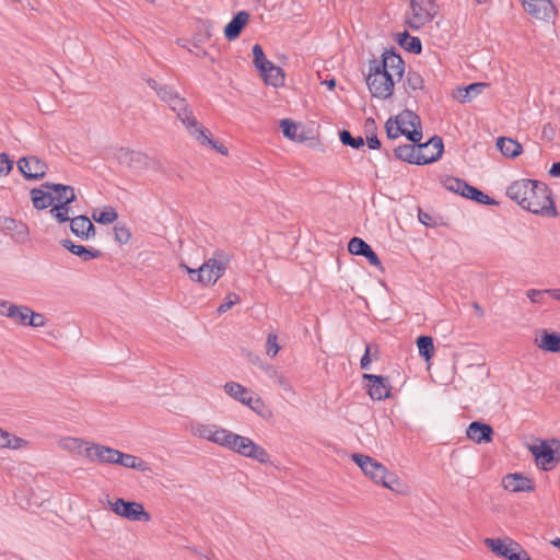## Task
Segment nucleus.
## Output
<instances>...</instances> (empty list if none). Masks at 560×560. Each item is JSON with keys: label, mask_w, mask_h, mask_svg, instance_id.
Masks as SVG:
<instances>
[{"label": "nucleus", "mask_w": 560, "mask_h": 560, "mask_svg": "<svg viewBox=\"0 0 560 560\" xmlns=\"http://www.w3.org/2000/svg\"><path fill=\"white\" fill-rule=\"evenodd\" d=\"M506 196L523 209L549 218L558 215L557 208L547 184L536 179H518L506 189Z\"/></svg>", "instance_id": "nucleus-1"}, {"label": "nucleus", "mask_w": 560, "mask_h": 560, "mask_svg": "<svg viewBox=\"0 0 560 560\" xmlns=\"http://www.w3.org/2000/svg\"><path fill=\"white\" fill-rule=\"evenodd\" d=\"M418 150L412 144H402L394 149L396 159L409 164L425 165L441 159L444 144L440 136H433L425 143H418Z\"/></svg>", "instance_id": "nucleus-2"}, {"label": "nucleus", "mask_w": 560, "mask_h": 560, "mask_svg": "<svg viewBox=\"0 0 560 560\" xmlns=\"http://www.w3.org/2000/svg\"><path fill=\"white\" fill-rule=\"evenodd\" d=\"M385 132L389 140L405 136L411 143L418 144L423 137L421 118L413 110L404 109L400 114L387 119Z\"/></svg>", "instance_id": "nucleus-3"}, {"label": "nucleus", "mask_w": 560, "mask_h": 560, "mask_svg": "<svg viewBox=\"0 0 560 560\" xmlns=\"http://www.w3.org/2000/svg\"><path fill=\"white\" fill-rule=\"evenodd\" d=\"M351 459L361 468L363 474L375 483L396 490L395 485H399L395 474L389 472L387 468L373 457L360 453H353Z\"/></svg>", "instance_id": "nucleus-4"}, {"label": "nucleus", "mask_w": 560, "mask_h": 560, "mask_svg": "<svg viewBox=\"0 0 560 560\" xmlns=\"http://www.w3.org/2000/svg\"><path fill=\"white\" fill-rule=\"evenodd\" d=\"M538 468L545 471L553 469L560 463V440L541 441L529 447Z\"/></svg>", "instance_id": "nucleus-5"}, {"label": "nucleus", "mask_w": 560, "mask_h": 560, "mask_svg": "<svg viewBox=\"0 0 560 560\" xmlns=\"http://www.w3.org/2000/svg\"><path fill=\"white\" fill-rule=\"evenodd\" d=\"M444 187L462 197L472 200L479 205L493 206L498 205L493 198L481 191L475 186L469 185L466 180L457 177H447L443 182Z\"/></svg>", "instance_id": "nucleus-6"}, {"label": "nucleus", "mask_w": 560, "mask_h": 560, "mask_svg": "<svg viewBox=\"0 0 560 560\" xmlns=\"http://www.w3.org/2000/svg\"><path fill=\"white\" fill-rule=\"evenodd\" d=\"M483 544L493 552L497 557L506 560H522L526 555V550L521 544L513 540L510 537L505 538H485Z\"/></svg>", "instance_id": "nucleus-7"}, {"label": "nucleus", "mask_w": 560, "mask_h": 560, "mask_svg": "<svg viewBox=\"0 0 560 560\" xmlns=\"http://www.w3.org/2000/svg\"><path fill=\"white\" fill-rule=\"evenodd\" d=\"M230 262V257L222 249H217L213 253V257L206 260L201 268H205V272H202V281L199 283L209 287L213 285L226 271Z\"/></svg>", "instance_id": "nucleus-8"}, {"label": "nucleus", "mask_w": 560, "mask_h": 560, "mask_svg": "<svg viewBox=\"0 0 560 560\" xmlns=\"http://www.w3.org/2000/svg\"><path fill=\"white\" fill-rule=\"evenodd\" d=\"M230 451H233L242 456L249 457L260 464H267L270 459L268 452L260 445L256 444L247 436L234 433Z\"/></svg>", "instance_id": "nucleus-9"}, {"label": "nucleus", "mask_w": 560, "mask_h": 560, "mask_svg": "<svg viewBox=\"0 0 560 560\" xmlns=\"http://www.w3.org/2000/svg\"><path fill=\"white\" fill-rule=\"evenodd\" d=\"M370 63L372 75L380 74L383 71L389 72V70H392L399 79L404 77L405 61L394 47L385 49L382 54L381 60L373 58L370 60Z\"/></svg>", "instance_id": "nucleus-10"}, {"label": "nucleus", "mask_w": 560, "mask_h": 560, "mask_svg": "<svg viewBox=\"0 0 560 560\" xmlns=\"http://www.w3.org/2000/svg\"><path fill=\"white\" fill-rule=\"evenodd\" d=\"M365 82L370 93L373 97L380 100L389 98L395 89V82L390 72H382L380 74H373L371 72V63L369 62V73L365 77Z\"/></svg>", "instance_id": "nucleus-11"}, {"label": "nucleus", "mask_w": 560, "mask_h": 560, "mask_svg": "<svg viewBox=\"0 0 560 560\" xmlns=\"http://www.w3.org/2000/svg\"><path fill=\"white\" fill-rule=\"evenodd\" d=\"M113 512L129 521L149 522L151 515L144 510L143 505L136 501H126L121 498L115 502H108Z\"/></svg>", "instance_id": "nucleus-12"}, {"label": "nucleus", "mask_w": 560, "mask_h": 560, "mask_svg": "<svg viewBox=\"0 0 560 560\" xmlns=\"http://www.w3.org/2000/svg\"><path fill=\"white\" fill-rule=\"evenodd\" d=\"M116 159L120 165L137 173L147 170L150 164V158L145 153L128 148H119L116 152Z\"/></svg>", "instance_id": "nucleus-13"}, {"label": "nucleus", "mask_w": 560, "mask_h": 560, "mask_svg": "<svg viewBox=\"0 0 560 560\" xmlns=\"http://www.w3.org/2000/svg\"><path fill=\"white\" fill-rule=\"evenodd\" d=\"M363 381H366V392L371 399L383 400L390 397V383L388 376L364 373Z\"/></svg>", "instance_id": "nucleus-14"}, {"label": "nucleus", "mask_w": 560, "mask_h": 560, "mask_svg": "<svg viewBox=\"0 0 560 560\" xmlns=\"http://www.w3.org/2000/svg\"><path fill=\"white\" fill-rule=\"evenodd\" d=\"M18 168L25 179L36 180L45 177L48 166L37 156L30 155L19 159Z\"/></svg>", "instance_id": "nucleus-15"}, {"label": "nucleus", "mask_w": 560, "mask_h": 560, "mask_svg": "<svg viewBox=\"0 0 560 560\" xmlns=\"http://www.w3.org/2000/svg\"><path fill=\"white\" fill-rule=\"evenodd\" d=\"M525 11L533 18L549 22L557 15V9L551 0H523Z\"/></svg>", "instance_id": "nucleus-16"}, {"label": "nucleus", "mask_w": 560, "mask_h": 560, "mask_svg": "<svg viewBox=\"0 0 560 560\" xmlns=\"http://www.w3.org/2000/svg\"><path fill=\"white\" fill-rule=\"evenodd\" d=\"M167 104L173 112H176L177 118L183 122L189 132H191L192 129L198 128L199 122L195 118L192 110L189 108L186 98L180 97L177 94Z\"/></svg>", "instance_id": "nucleus-17"}, {"label": "nucleus", "mask_w": 560, "mask_h": 560, "mask_svg": "<svg viewBox=\"0 0 560 560\" xmlns=\"http://www.w3.org/2000/svg\"><path fill=\"white\" fill-rule=\"evenodd\" d=\"M117 453L118 450L97 443L88 444L84 448V455L89 460L102 464H116Z\"/></svg>", "instance_id": "nucleus-18"}, {"label": "nucleus", "mask_w": 560, "mask_h": 560, "mask_svg": "<svg viewBox=\"0 0 560 560\" xmlns=\"http://www.w3.org/2000/svg\"><path fill=\"white\" fill-rule=\"evenodd\" d=\"M348 250L352 255L365 257L372 266L382 268V262L377 254L364 240L358 236L351 237L348 243Z\"/></svg>", "instance_id": "nucleus-19"}, {"label": "nucleus", "mask_w": 560, "mask_h": 560, "mask_svg": "<svg viewBox=\"0 0 560 560\" xmlns=\"http://www.w3.org/2000/svg\"><path fill=\"white\" fill-rule=\"evenodd\" d=\"M502 485L505 490L511 492H530L535 490L534 481L520 472L504 476Z\"/></svg>", "instance_id": "nucleus-20"}, {"label": "nucleus", "mask_w": 560, "mask_h": 560, "mask_svg": "<svg viewBox=\"0 0 560 560\" xmlns=\"http://www.w3.org/2000/svg\"><path fill=\"white\" fill-rule=\"evenodd\" d=\"M467 436L476 443H489L492 441L494 431L488 423L481 421H472L467 428Z\"/></svg>", "instance_id": "nucleus-21"}, {"label": "nucleus", "mask_w": 560, "mask_h": 560, "mask_svg": "<svg viewBox=\"0 0 560 560\" xmlns=\"http://www.w3.org/2000/svg\"><path fill=\"white\" fill-rule=\"evenodd\" d=\"M71 232L81 240H90L95 236V226L86 215H78L70 220Z\"/></svg>", "instance_id": "nucleus-22"}, {"label": "nucleus", "mask_w": 560, "mask_h": 560, "mask_svg": "<svg viewBox=\"0 0 560 560\" xmlns=\"http://www.w3.org/2000/svg\"><path fill=\"white\" fill-rule=\"evenodd\" d=\"M249 21L247 11H238L224 27V36L228 40H234L240 37L243 28Z\"/></svg>", "instance_id": "nucleus-23"}, {"label": "nucleus", "mask_w": 560, "mask_h": 560, "mask_svg": "<svg viewBox=\"0 0 560 560\" xmlns=\"http://www.w3.org/2000/svg\"><path fill=\"white\" fill-rule=\"evenodd\" d=\"M410 11L406 14L405 23L413 31L420 30L424 24L431 22L430 18L425 12H423V8L419 4L418 0H410Z\"/></svg>", "instance_id": "nucleus-24"}, {"label": "nucleus", "mask_w": 560, "mask_h": 560, "mask_svg": "<svg viewBox=\"0 0 560 560\" xmlns=\"http://www.w3.org/2000/svg\"><path fill=\"white\" fill-rule=\"evenodd\" d=\"M43 187L52 191L56 202H74L77 200L74 188L70 185L45 182Z\"/></svg>", "instance_id": "nucleus-25"}, {"label": "nucleus", "mask_w": 560, "mask_h": 560, "mask_svg": "<svg viewBox=\"0 0 560 560\" xmlns=\"http://www.w3.org/2000/svg\"><path fill=\"white\" fill-rule=\"evenodd\" d=\"M60 244L63 248L68 249L71 254L78 256L83 261H90L102 256L101 250L75 244L69 238L61 240Z\"/></svg>", "instance_id": "nucleus-26"}, {"label": "nucleus", "mask_w": 560, "mask_h": 560, "mask_svg": "<svg viewBox=\"0 0 560 560\" xmlns=\"http://www.w3.org/2000/svg\"><path fill=\"white\" fill-rule=\"evenodd\" d=\"M0 307L2 308L1 314L3 316H7L19 324L26 326V319L27 314L30 313V307L24 305H15L8 301H2L0 303Z\"/></svg>", "instance_id": "nucleus-27"}, {"label": "nucleus", "mask_w": 560, "mask_h": 560, "mask_svg": "<svg viewBox=\"0 0 560 560\" xmlns=\"http://www.w3.org/2000/svg\"><path fill=\"white\" fill-rule=\"evenodd\" d=\"M31 199L33 207L36 210H44L48 207H52L55 202V198L52 197V191L45 189L43 185L39 188L31 189Z\"/></svg>", "instance_id": "nucleus-28"}, {"label": "nucleus", "mask_w": 560, "mask_h": 560, "mask_svg": "<svg viewBox=\"0 0 560 560\" xmlns=\"http://www.w3.org/2000/svg\"><path fill=\"white\" fill-rule=\"evenodd\" d=\"M189 133L194 136L196 140L199 141L202 145H209L219 153L228 155V148L222 143H219L218 141L213 140L210 137L209 131L206 128H203L200 124L198 125V128L192 129V131Z\"/></svg>", "instance_id": "nucleus-29"}, {"label": "nucleus", "mask_w": 560, "mask_h": 560, "mask_svg": "<svg viewBox=\"0 0 560 560\" xmlns=\"http://www.w3.org/2000/svg\"><path fill=\"white\" fill-rule=\"evenodd\" d=\"M115 465H120L122 467L136 469L139 471L150 470V467L147 462H144L138 456L126 454L120 451H118L117 453Z\"/></svg>", "instance_id": "nucleus-30"}, {"label": "nucleus", "mask_w": 560, "mask_h": 560, "mask_svg": "<svg viewBox=\"0 0 560 560\" xmlns=\"http://www.w3.org/2000/svg\"><path fill=\"white\" fill-rule=\"evenodd\" d=\"M497 148L504 156L510 159H515L523 152L521 143H518L516 140H513L512 138L506 137L498 138Z\"/></svg>", "instance_id": "nucleus-31"}, {"label": "nucleus", "mask_w": 560, "mask_h": 560, "mask_svg": "<svg viewBox=\"0 0 560 560\" xmlns=\"http://www.w3.org/2000/svg\"><path fill=\"white\" fill-rule=\"evenodd\" d=\"M537 346L544 351L560 353V334L544 330Z\"/></svg>", "instance_id": "nucleus-32"}, {"label": "nucleus", "mask_w": 560, "mask_h": 560, "mask_svg": "<svg viewBox=\"0 0 560 560\" xmlns=\"http://www.w3.org/2000/svg\"><path fill=\"white\" fill-rule=\"evenodd\" d=\"M259 74L268 85L279 88L284 84V72L282 68L276 66L273 62L266 68V71L260 72Z\"/></svg>", "instance_id": "nucleus-33"}, {"label": "nucleus", "mask_w": 560, "mask_h": 560, "mask_svg": "<svg viewBox=\"0 0 560 560\" xmlns=\"http://www.w3.org/2000/svg\"><path fill=\"white\" fill-rule=\"evenodd\" d=\"M397 43L408 52L419 55L422 51L421 39L417 36H411L407 31L397 35Z\"/></svg>", "instance_id": "nucleus-34"}, {"label": "nucleus", "mask_w": 560, "mask_h": 560, "mask_svg": "<svg viewBox=\"0 0 560 560\" xmlns=\"http://www.w3.org/2000/svg\"><path fill=\"white\" fill-rule=\"evenodd\" d=\"M404 89L410 96L413 92L423 90L424 80L422 75L413 70H409L404 81Z\"/></svg>", "instance_id": "nucleus-35"}, {"label": "nucleus", "mask_w": 560, "mask_h": 560, "mask_svg": "<svg viewBox=\"0 0 560 560\" xmlns=\"http://www.w3.org/2000/svg\"><path fill=\"white\" fill-rule=\"evenodd\" d=\"M486 88H488V84L482 82L468 84L465 88L458 89V98L462 103L470 102L478 94L482 93Z\"/></svg>", "instance_id": "nucleus-36"}, {"label": "nucleus", "mask_w": 560, "mask_h": 560, "mask_svg": "<svg viewBox=\"0 0 560 560\" xmlns=\"http://www.w3.org/2000/svg\"><path fill=\"white\" fill-rule=\"evenodd\" d=\"M416 343L419 350V355L427 362L430 361L434 355L433 338L431 336L421 335L417 338Z\"/></svg>", "instance_id": "nucleus-37"}, {"label": "nucleus", "mask_w": 560, "mask_h": 560, "mask_svg": "<svg viewBox=\"0 0 560 560\" xmlns=\"http://www.w3.org/2000/svg\"><path fill=\"white\" fill-rule=\"evenodd\" d=\"M72 202H54L50 214L51 217L59 223H65L70 221L69 212L71 210Z\"/></svg>", "instance_id": "nucleus-38"}, {"label": "nucleus", "mask_w": 560, "mask_h": 560, "mask_svg": "<svg viewBox=\"0 0 560 560\" xmlns=\"http://www.w3.org/2000/svg\"><path fill=\"white\" fill-rule=\"evenodd\" d=\"M280 128L283 136L290 140L303 142L306 139L303 135H298V126L289 118L280 120Z\"/></svg>", "instance_id": "nucleus-39"}, {"label": "nucleus", "mask_w": 560, "mask_h": 560, "mask_svg": "<svg viewBox=\"0 0 560 560\" xmlns=\"http://www.w3.org/2000/svg\"><path fill=\"white\" fill-rule=\"evenodd\" d=\"M253 62L259 73L266 71V68L272 63L266 58L262 47L259 44L253 46Z\"/></svg>", "instance_id": "nucleus-40"}, {"label": "nucleus", "mask_w": 560, "mask_h": 560, "mask_svg": "<svg viewBox=\"0 0 560 560\" xmlns=\"http://www.w3.org/2000/svg\"><path fill=\"white\" fill-rule=\"evenodd\" d=\"M92 218L97 223L109 224L117 220L118 213L113 207L106 206L100 211L98 214L94 212Z\"/></svg>", "instance_id": "nucleus-41"}, {"label": "nucleus", "mask_w": 560, "mask_h": 560, "mask_svg": "<svg viewBox=\"0 0 560 560\" xmlns=\"http://www.w3.org/2000/svg\"><path fill=\"white\" fill-rule=\"evenodd\" d=\"M224 390L228 395L236 399L237 401H242L245 399V395H248L249 389L241 385L236 382H228L224 385Z\"/></svg>", "instance_id": "nucleus-42"}, {"label": "nucleus", "mask_w": 560, "mask_h": 560, "mask_svg": "<svg viewBox=\"0 0 560 560\" xmlns=\"http://www.w3.org/2000/svg\"><path fill=\"white\" fill-rule=\"evenodd\" d=\"M339 139L343 145L353 149H361L364 145V139L361 136L353 137L347 129L339 131Z\"/></svg>", "instance_id": "nucleus-43"}, {"label": "nucleus", "mask_w": 560, "mask_h": 560, "mask_svg": "<svg viewBox=\"0 0 560 560\" xmlns=\"http://www.w3.org/2000/svg\"><path fill=\"white\" fill-rule=\"evenodd\" d=\"M233 435L234 432L223 428H219L218 432L214 433V436L212 438L211 442L229 450Z\"/></svg>", "instance_id": "nucleus-44"}, {"label": "nucleus", "mask_w": 560, "mask_h": 560, "mask_svg": "<svg viewBox=\"0 0 560 560\" xmlns=\"http://www.w3.org/2000/svg\"><path fill=\"white\" fill-rule=\"evenodd\" d=\"M3 435L5 436H2V440H3V444H1L0 447H8V448H12V450H19V448H22L23 446H25L27 444V441L22 439V438H19V436H15L7 431H3Z\"/></svg>", "instance_id": "nucleus-45"}, {"label": "nucleus", "mask_w": 560, "mask_h": 560, "mask_svg": "<svg viewBox=\"0 0 560 560\" xmlns=\"http://www.w3.org/2000/svg\"><path fill=\"white\" fill-rule=\"evenodd\" d=\"M218 429L219 427L215 424H198L194 429V434L211 442L212 438L214 436V433L218 432Z\"/></svg>", "instance_id": "nucleus-46"}, {"label": "nucleus", "mask_w": 560, "mask_h": 560, "mask_svg": "<svg viewBox=\"0 0 560 560\" xmlns=\"http://www.w3.org/2000/svg\"><path fill=\"white\" fill-rule=\"evenodd\" d=\"M240 296L236 294V293H229L223 302L218 306L217 308V313L219 315L228 312L230 308H232V306H234L235 304H237L240 302Z\"/></svg>", "instance_id": "nucleus-47"}, {"label": "nucleus", "mask_w": 560, "mask_h": 560, "mask_svg": "<svg viewBox=\"0 0 560 560\" xmlns=\"http://www.w3.org/2000/svg\"><path fill=\"white\" fill-rule=\"evenodd\" d=\"M115 240L119 244H127L131 237L129 229L125 224H116L114 226Z\"/></svg>", "instance_id": "nucleus-48"}, {"label": "nucleus", "mask_w": 560, "mask_h": 560, "mask_svg": "<svg viewBox=\"0 0 560 560\" xmlns=\"http://www.w3.org/2000/svg\"><path fill=\"white\" fill-rule=\"evenodd\" d=\"M280 350V346L278 345V337L275 332L268 334L267 342H266V352L270 358H275Z\"/></svg>", "instance_id": "nucleus-49"}, {"label": "nucleus", "mask_w": 560, "mask_h": 560, "mask_svg": "<svg viewBox=\"0 0 560 560\" xmlns=\"http://www.w3.org/2000/svg\"><path fill=\"white\" fill-rule=\"evenodd\" d=\"M418 2L423 8V12L428 14L431 21L439 14V5L436 0H418Z\"/></svg>", "instance_id": "nucleus-50"}, {"label": "nucleus", "mask_w": 560, "mask_h": 560, "mask_svg": "<svg viewBox=\"0 0 560 560\" xmlns=\"http://www.w3.org/2000/svg\"><path fill=\"white\" fill-rule=\"evenodd\" d=\"M46 324V318L43 314L36 313L30 308L27 314L26 326L43 327Z\"/></svg>", "instance_id": "nucleus-51"}, {"label": "nucleus", "mask_w": 560, "mask_h": 560, "mask_svg": "<svg viewBox=\"0 0 560 560\" xmlns=\"http://www.w3.org/2000/svg\"><path fill=\"white\" fill-rule=\"evenodd\" d=\"M84 444H85V442L79 438H67L61 442V446L65 450H69V451H74V450L80 451Z\"/></svg>", "instance_id": "nucleus-52"}, {"label": "nucleus", "mask_w": 560, "mask_h": 560, "mask_svg": "<svg viewBox=\"0 0 560 560\" xmlns=\"http://www.w3.org/2000/svg\"><path fill=\"white\" fill-rule=\"evenodd\" d=\"M177 94L178 93L172 86L164 84L162 85L161 89H159L158 92V96L161 98V101L165 103H170L173 100V97Z\"/></svg>", "instance_id": "nucleus-53"}, {"label": "nucleus", "mask_w": 560, "mask_h": 560, "mask_svg": "<svg viewBox=\"0 0 560 560\" xmlns=\"http://www.w3.org/2000/svg\"><path fill=\"white\" fill-rule=\"evenodd\" d=\"M13 168V161L7 153H0V175H8Z\"/></svg>", "instance_id": "nucleus-54"}, {"label": "nucleus", "mask_w": 560, "mask_h": 560, "mask_svg": "<svg viewBox=\"0 0 560 560\" xmlns=\"http://www.w3.org/2000/svg\"><path fill=\"white\" fill-rule=\"evenodd\" d=\"M546 290L529 289L526 292L527 298L532 303L541 304L544 302V295L547 294Z\"/></svg>", "instance_id": "nucleus-55"}, {"label": "nucleus", "mask_w": 560, "mask_h": 560, "mask_svg": "<svg viewBox=\"0 0 560 560\" xmlns=\"http://www.w3.org/2000/svg\"><path fill=\"white\" fill-rule=\"evenodd\" d=\"M205 268H201V266L199 268H191V269H187V273L189 276V279L194 282H200L202 281V272H205Z\"/></svg>", "instance_id": "nucleus-56"}, {"label": "nucleus", "mask_w": 560, "mask_h": 560, "mask_svg": "<svg viewBox=\"0 0 560 560\" xmlns=\"http://www.w3.org/2000/svg\"><path fill=\"white\" fill-rule=\"evenodd\" d=\"M366 144L371 150H378L381 148V141L376 133L366 135Z\"/></svg>", "instance_id": "nucleus-57"}, {"label": "nucleus", "mask_w": 560, "mask_h": 560, "mask_svg": "<svg viewBox=\"0 0 560 560\" xmlns=\"http://www.w3.org/2000/svg\"><path fill=\"white\" fill-rule=\"evenodd\" d=\"M261 369H264L266 371V373L270 376V377H278V381L280 384L283 383V376L282 375H279L278 374V371L276 370L275 366L270 365V364H262L260 365Z\"/></svg>", "instance_id": "nucleus-58"}, {"label": "nucleus", "mask_w": 560, "mask_h": 560, "mask_svg": "<svg viewBox=\"0 0 560 560\" xmlns=\"http://www.w3.org/2000/svg\"><path fill=\"white\" fill-rule=\"evenodd\" d=\"M418 219L425 226L434 225V222H432V217L429 213L422 211L421 209H419Z\"/></svg>", "instance_id": "nucleus-59"}, {"label": "nucleus", "mask_w": 560, "mask_h": 560, "mask_svg": "<svg viewBox=\"0 0 560 560\" xmlns=\"http://www.w3.org/2000/svg\"><path fill=\"white\" fill-rule=\"evenodd\" d=\"M365 349L370 350L371 360L377 361L380 359V347L377 343H366Z\"/></svg>", "instance_id": "nucleus-60"}, {"label": "nucleus", "mask_w": 560, "mask_h": 560, "mask_svg": "<svg viewBox=\"0 0 560 560\" xmlns=\"http://www.w3.org/2000/svg\"><path fill=\"white\" fill-rule=\"evenodd\" d=\"M376 129H377V127H376L374 118H372V117L366 118L365 122H364L365 133L366 135L376 133Z\"/></svg>", "instance_id": "nucleus-61"}, {"label": "nucleus", "mask_w": 560, "mask_h": 560, "mask_svg": "<svg viewBox=\"0 0 560 560\" xmlns=\"http://www.w3.org/2000/svg\"><path fill=\"white\" fill-rule=\"evenodd\" d=\"M253 405L250 406V409L254 410L258 415H262V409L265 408V404L262 399L259 396H256L253 400Z\"/></svg>", "instance_id": "nucleus-62"}, {"label": "nucleus", "mask_w": 560, "mask_h": 560, "mask_svg": "<svg viewBox=\"0 0 560 560\" xmlns=\"http://www.w3.org/2000/svg\"><path fill=\"white\" fill-rule=\"evenodd\" d=\"M372 361L373 360H371L370 350L365 349L364 354L362 355L361 361H360V368L362 370H370Z\"/></svg>", "instance_id": "nucleus-63"}, {"label": "nucleus", "mask_w": 560, "mask_h": 560, "mask_svg": "<svg viewBox=\"0 0 560 560\" xmlns=\"http://www.w3.org/2000/svg\"><path fill=\"white\" fill-rule=\"evenodd\" d=\"M548 173L551 177H560V161L555 162Z\"/></svg>", "instance_id": "nucleus-64"}]
</instances>
